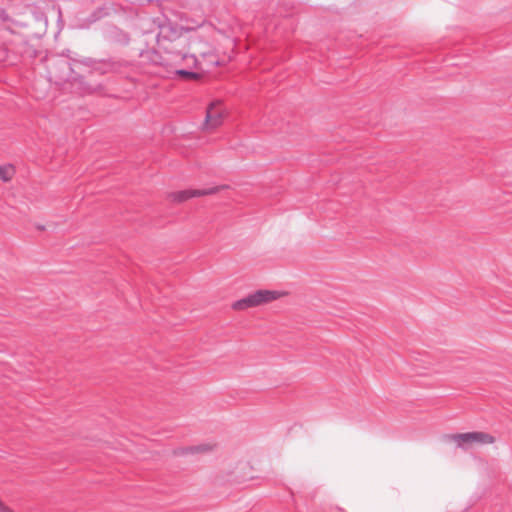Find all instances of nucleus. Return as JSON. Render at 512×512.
Segmentation results:
<instances>
[{"label":"nucleus","mask_w":512,"mask_h":512,"mask_svg":"<svg viewBox=\"0 0 512 512\" xmlns=\"http://www.w3.org/2000/svg\"><path fill=\"white\" fill-rule=\"evenodd\" d=\"M66 57L64 53L62 55L49 59L47 66V73L50 81H53L57 85H61L65 82H71L75 79L76 73L72 68V62L79 63L80 60L72 57L70 50L66 51Z\"/></svg>","instance_id":"obj_2"},{"label":"nucleus","mask_w":512,"mask_h":512,"mask_svg":"<svg viewBox=\"0 0 512 512\" xmlns=\"http://www.w3.org/2000/svg\"><path fill=\"white\" fill-rule=\"evenodd\" d=\"M163 29V27L160 28L155 39L159 49L164 50L168 54V67L173 71L175 77L184 80H200L202 75L199 71H196V67H199L201 64L198 58L194 54L178 49L177 43L163 37Z\"/></svg>","instance_id":"obj_1"},{"label":"nucleus","mask_w":512,"mask_h":512,"mask_svg":"<svg viewBox=\"0 0 512 512\" xmlns=\"http://www.w3.org/2000/svg\"><path fill=\"white\" fill-rule=\"evenodd\" d=\"M443 439L447 442H455L457 447L463 450H468L474 445H485L495 442V438L491 434L482 431L445 435Z\"/></svg>","instance_id":"obj_4"},{"label":"nucleus","mask_w":512,"mask_h":512,"mask_svg":"<svg viewBox=\"0 0 512 512\" xmlns=\"http://www.w3.org/2000/svg\"><path fill=\"white\" fill-rule=\"evenodd\" d=\"M281 296L282 293L276 290H257L235 301L232 304V308L234 310H245L272 302Z\"/></svg>","instance_id":"obj_5"},{"label":"nucleus","mask_w":512,"mask_h":512,"mask_svg":"<svg viewBox=\"0 0 512 512\" xmlns=\"http://www.w3.org/2000/svg\"><path fill=\"white\" fill-rule=\"evenodd\" d=\"M107 15V12H106V8L104 7H99L97 9H95L86 19L87 23L90 25V24H93L95 22H97L98 20L102 19L103 17H105Z\"/></svg>","instance_id":"obj_13"},{"label":"nucleus","mask_w":512,"mask_h":512,"mask_svg":"<svg viewBox=\"0 0 512 512\" xmlns=\"http://www.w3.org/2000/svg\"><path fill=\"white\" fill-rule=\"evenodd\" d=\"M198 61L203 63L200 64L199 67H196V71H199L201 75H203L204 72L210 71L213 67L220 65L219 58L213 51L201 53Z\"/></svg>","instance_id":"obj_8"},{"label":"nucleus","mask_w":512,"mask_h":512,"mask_svg":"<svg viewBox=\"0 0 512 512\" xmlns=\"http://www.w3.org/2000/svg\"><path fill=\"white\" fill-rule=\"evenodd\" d=\"M71 82H73L74 85L77 86V89L80 91L81 94H92L97 90L96 86L87 83L84 77L77 73L75 75V79Z\"/></svg>","instance_id":"obj_12"},{"label":"nucleus","mask_w":512,"mask_h":512,"mask_svg":"<svg viewBox=\"0 0 512 512\" xmlns=\"http://www.w3.org/2000/svg\"><path fill=\"white\" fill-rule=\"evenodd\" d=\"M14 174V169L12 165H4L0 166V180L3 182H8L12 179Z\"/></svg>","instance_id":"obj_14"},{"label":"nucleus","mask_w":512,"mask_h":512,"mask_svg":"<svg viewBox=\"0 0 512 512\" xmlns=\"http://www.w3.org/2000/svg\"><path fill=\"white\" fill-rule=\"evenodd\" d=\"M105 40L110 44L125 46L130 41V36L127 32L116 26H110L104 33Z\"/></svg>","instance_id":"obj_7"},{"label":"nucleus","mask_w":512,"mask_h":512,"mask_svg":"<svg viewBox=\"0 0 512 512\" xmlns=\"http://www.w3.org/2000/svg\"><path fill=\"white\" fill-rule=\"evenodd\" d=\"M212 446L208 444H200L195 446H189L184 448H178L173 451L174 455H188V454H197L210 451Z\"/></svg>","instance_id":"obj_11"},{"label":"nucleus","mask_w":512,"mask_h":512,"mask_svg":"<svg viewBox=\"0 0 512 512\" xmlns=\"http://www.w3.org/2000/svg\"><path fill=\"white\" fill-rule=\"evenodd\" d=\"M79 63L89 67L92 72L98 73L100 75L121 73L125 68L129 66V62L127 60L118 57H108L101 59L85 57L80 59Z\"/></svg>","instance_id":"obj_3"},{"label":"nucleus","mask_w":512,"mask_h":512,"mask_svg":"<svg viewBox=\"0 0 512 512\" xmlns=\"http://www.w3.org/2000/svg\"><path fill=\"white\" fill-rule=\"evenodd\" d=\"M140 55L142 57H147L153 64L165 66L168 67L169 60H168V54L163 50V54L159 53L158 51L151 49V50H142Z\"/></svg>","instance_id":"obj_10"},{"label":"nucleus","mask_w":512,"mask_h":512,"mask_svg":"<svg viewBox=\"0 0 512 512\" xmlns=\"http://www.w3.org/2000/svg\"><path fill=\"white\" fill-rule=\"evenodd\" d=\"M215 103L212 102L206 111L204 127L207 129H213L221 125L222 115L218 111H214Z\"/></svg>","instance_id":"obj_9"},{"label":"nucleus","mask_w":512,"mask_h":512,"mask_svg":"<svg viewBox=\"0 0 512 512\" xmlns=\"http://www.w3.org/2000/svg\"><path fill=\"white\" fill-rule=\"evenodd\" d=\"M218 190H219V187H212V188H208V189H187V190L172 192L168 195V198L173 202L182 203V202L187 201L190 198L214 194Z\"/></svg>","instance_id":"obj_6"}]
</instances>
